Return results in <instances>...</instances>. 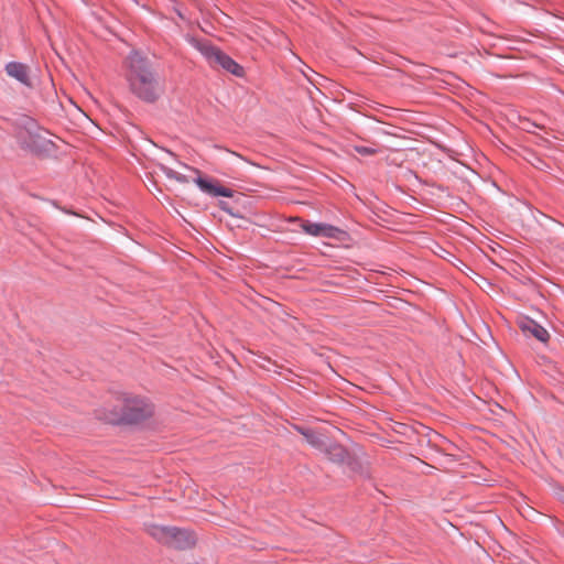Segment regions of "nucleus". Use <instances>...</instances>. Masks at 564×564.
<instances>
[{
  "label": "nucleus",
  "instance_id": "15",
  "mask_svg": "<svg viewBox=\"0 0 564 564\" xmlns=\"http://www.w3.org/2000/svg\"><path fill=\"white\" fill-rule=\"evenodd\" d=\"M541 163H542V162H541V160H538V164L535 165V166H536V169H541V166H540V165H541Z\"/></svg>",
  "mask_w": 564,
  "mask_h": 564
},
{
  "label": "nucleus",
  "instance_id": "7",
  "mask_svg": "<svg viewBox=\"0 0 564 564\" xmlns=\"http://www.w3.org/2000/svg\"><path fill=\"white\" fill-rule=\"evenodd\" d=\"M323 453L327 456V458L336 464H352V458L350 454L341 445L337 443L327 442Z\"/></svg>",
  "mask_w": 564,
  "mask_h": 564
},
{
  "label": "nucleus",
  "instance_id": "14",
  "mask_svg": "<svg viewBox=\"0 0 564 564\" xmlns=\"http://www.w3.org/2000/svg\"><path fill=\"white\" fill-rule=\"evenodd\" d=\"M297 431L306 438V441L310 440V434H314V432H311V431H305L301 427H297Z\"/></svg>",
  "mask_w": 564,
  "mask_h": 564
},
{
  "label": "nucleus",
  "instance_id": "8",
  "mask_svg": "<svg viewBox=\"0 0 564 564\" xmlns=\"http://www.w3.org/2000/svg\"><path fill=\"white\" fill-rule=\"evenodd\" d=\"M519 327L525 335L533 336L541 343H546L550 338L549 332L531 318L520 319Z\"/></svg>",
  "mask_w": 564,
  "mask_h": 564
},
{
  "label": "nucleus",
  "instance_id": "5",
  "mask_svg": "<svg viewBox=\"0 0 564 564\" xmlns=\"http://www.w3.org/2000/svg\"><path fill=\"white\" fill-rule=\"evenodd\" d=\"M160 538L180 549L189 547L195 544V536L193 533L177 528L160 529Z\"/></svg>",
  "mask_w": 564,
  "mask_h": 564
},
{
  "label": "nucleus",
  "instance_id": "10",
  "mask_svg": "<svg viewBox=\"0 0 564 564\" xmlns=\"http://www.w3.org/2000/svg\"><path fill=\"white\" fill-rule=\"evenodd\" d=\"M30 127L26 129L29 137H24L23 132L19 133V139L22 144L31 150H37L41 147L42 135L40 130H33L35 128L33 122H29Z\"/></svg>",
  "mask_w": 564,
  "mask_h": 564
},
{
  "label": "nucleus",
  "instance_id": "16",
  "mask_svg": "<svg viewBox=\"0 0 564 564\" xmlns=\"http://www.w3.org/2000/svg\"><path fill=\"white\" fill-rule=\"evenodd\" d=\"M541 163H542V162H541V160H538V164L535 165V166H536V169H541V166H540V165H541Z\"/></svg>",
  "mask_w": 564,
  "mask_h": 564
},
{
  "label": "nucleus",
  "instance_id": "1",
  "mask_svg": "<svg viewBox=\"0 0 564 564\" xmlns=\"http://www.w3.org/2000/svg\"><path fill=\"white\" fill-rule=\"evenodd\" d=\"M126 78L130 90L147 102H154L163 89L151 61L140 51H132L124 59Z\"/></svg>",
  "mask_w": 564,
  "mask_h": 564
},
{
  "label": "nucleus",
  "instance_id": "3",
  "mask_svg": "<svg viewBox=\"0 0 564 564\" xmlns=\"http://www.w3.org/2000/svg\"><path fill=\"white\" fill-rule=\"evenodd\" d=\"M192 44L202 53L212 66H219L238 77L243 75V68L216 46L198 40H193Z\"/></svg>",
  "mask_w": 564,
  "mask_h": 564
},
{
  "label": "nucleus",
  "instance_id": "17",
  "mask_svg": "<svg viewBox=\"0 0 564 564\" xmlns=\"http://www.w3.org/2000/svg\"><path fill=\"white\" fill-rule=\"evenodd\" d=\"M541 163H542V162H541V160H538V164L535 165V166H536V169H541V166H540V165H541Z\"/></svg>",
  "mask_w": 564,
  "mask_h": 564
},
{
  "label": "nucleus",
  "instance_id": "9",
  "mask_svg": "<svg viewBox=\"0 0 564 564\" xmlns=\"http://www.w3.org/2000/svg\"><path fill=\"white\" fill-rule=\"evenodd\" d=\"M6 73L8 74V76L14 78L24 86H32L30 78V68L28 65L18 62H10L6 65Z\"/></svg>",
  "mask_w": 564,
  "mask_h": 564
},
{
  "label": "nucleus",
  "instance_id": "13",
  "mask_svg": "<svg viewBox=\"0 0 564 564\" xmlns=\"http://www.w3.org/2000/svg\"><path fill=\"white\" fill-rule=\"evenodd\" d=\"M355 151L361 155H375L377 154V150L369 147H355Z\"/></svg>",
  "mask_w": 564,
  "mask_h": 564
},
{
  "label": "nucleus",
  "instance_id": "4",
  "mask_svg": "<svg viewBox=\"0 0 564 564\" xmlns=\"http://www.w3.org/2000/svg\"><path fill=\"white\" fill-rule=\"evenodd\" d=\"M301 227L307 235L314 237L344 240L347 235L346 231L341 230L340 228L328 224L303 221Z\"/></svg>",
  "mask_w": 564,
  "mask_h": 564
},
{
  "label": "nucleus",
  "instance_id": "2",
  "mask_svg": "<svg viewBox=\"0 0 564 564\" xmlns=\"http://www.w3.org/2000/svg\"><path fill=\"white\" fill-rule=\"evenodd\" d=\"M117 404L105 414L110 423L139 424L154 415L155 406L145 397L133 393H121L116 399Z\"/></svg>",
  "mask_w": 564,
  "mask_h": 564
},
{
  "label": "nucleus",
  "instance_id": "6",
  "mask_svg": "<svg viewBox=\"0 0 564 564\" xmlns=\"http://www.w3.org/2000/svg\"><path fill=\"white\" fill-rule=\"evenodd\" d=\"M197 177L193 181L195 184L203 191L204 193L210 196H223V197H232L234 193L231 189L221 186L218 182H213L208 178H205L200 175V172L196 169H191Z\"/></svg>",
  "mask_w": 564,
  "mask_h": 564
},
{
  "label": "nucleus",
  "instance_id": "12",
  "mask_svg": "<svg viewBox=\"0 0 564 564\" xmlns=\"http://www.w3.org/2000/svg\"><path fill=\"white\" fill-rule=\"evenodd\" d=\"M163 172L166 175V177H169L170 180H175V181H177L180 183H187L188 182V178L185 175H182V174L177 173L176 171H174L172 169L163 167Z\"/></svg>",
  "mask_w": 564,
  "mask_h": 564
},
{
  "label": "nucleus",
  "instance_id": "11",
  "mask_svg": "<svg viewBox=\"0 0 564 564\" xmlns=\"http://www.w3.org/2000/svg\"><path fill=\"white\" fill-rule=\"evenodd\" d=\"M328 441L323 436V435H319V434H310V440L307 441L308 444H311L313 447L319 449L321 452H323L326 443Z\"/></svg>",
  "mask_w": 564,
  "mask_h": 564
}]
</instances>
